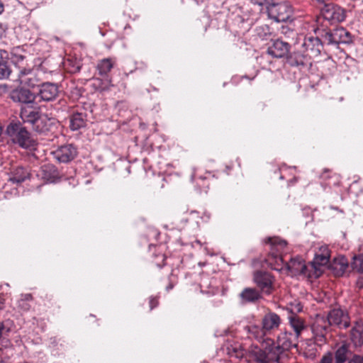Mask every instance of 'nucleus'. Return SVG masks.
Listing matches in <instances>:
<instances>
[{
  "label": "nucleus",
  "instance_id": "nucleus-27",
  "mask_svg": "<svg viewBox=\"0 0 363 363\" xmlns=\"http://www.w3.org/2000/svg\"><path fill=\"white\" fill-rule=\"evenodd\" d=\"M63 65L65 69L69 73H77L79 72L81 69L79 62L69 58L64 60Z\"/></svg>",
  "mask_w": 363,
  "mask_h": 363
},
{
  "label": "nucleus",
  "instance_id": "nucleus-33",
  "mask_svg": "<svg viewBox=\"0 0 363 363\" xmlns=\"http://www.w3.org/2000/svg\"><path fill=\"white\" fill-rule=\"evenodd\" d=\"M19 307H20L22 310H23V311H28V310L30 309V304L27 302V301H26V300H23V299H22V300H21V301H19Z\"/></svg>",
  "mask_w": 363,
  "mask_h": 363
},
{
  "label": "nucleus",
  "instance_id": "nucleus-11",
  "mask_svg": "<svg viewBox=\"0 0 363 363\" xmlns=\"http://www.w3.org/2000/svg\"><path fill=\"white\" fill-rule=\"evenodd\" d=\"M323 38L324 43L328 45L349 43L352 41L350 33L343 27L326 31L325 34L323 35Z\"/></svg>",
  "mask_w": 363,
  "mask_h": 363
},
{
  "label": "nucleus",
  "instance_id": "nucleus-4",
  "mask_svg": "<svg viewBox=\"0 0 363 363\" xmlns=\"http://www.w3.org/2000/svg\"><path fill=\"white\" fill-rule=\"evenodd\" d=\"M281 323L279 315L274 312L267 313L262 318L261 326L254 325L249 327L250 334L258 341L265 342L267 335L277 330Z\"/></svg>",
  "mask_w": 363,
  "mask_h": 363
},
{
  "label": "nucleus",
  "instance_id": "nucleus-43",
  "mask_svg": "<svg viewBox=\"0 0 363 363\" xmlns=\"http://www.w3.org/2000/svg\"><path fill=\"white\" fill-rule=\"evenodd\" d=\"M3 307H4V303L0 299V309L3 308Z\"/></svg>",
  "mask_w": 363,
  "mask_h": 363
},
{
  "label": "nucleus",
  "instance_id": "nucleus-14",
  "mask_svg": "<svg viewBox=\"0 0 363 363\" xmlns=\"http://www.w3.org/2000/svg\"><path fill=\"white\" fill-rule=\"evenodd\" d=\"M289 51V44L280 40H276L267 48V53L276 58L284 57Z\"/></svg>",
  "mask_w": 363,
  "mask_h": 363
},
{
  "label": "nucleus",
  "instance_id": "nucleus-44",
  "mask_svg": "<svg viewBox=\"0 0 363 363\" xmlns=\"http://www.w3.org/2000/svg\"><path fill=\"white\" fill-rule=\"evenodd\" d=\"M205 215H206V217H207V218H210V217H211L210 213H205Z\"/></svg>",
  "mask_w": 363,
  "mask_h": 363
},
{
  "label": "nucleus",
  "instance_id": "nucleus-28",
  "mask_svg": "<svg viewBox=\"0 0 363 363\" xmlns=\"http://www.w3.org/2000/svg\"><path fill=\"white\" fill-rule=\"evenodd\" d=\"M351 267L354 271L363 274V254H359L353 257Z\"/></svg>",
  "mask_w": 363,
  "mask_h": 363
},
{
  "label": "nucleus",
  "instance_id": "nucleus-17",
  "mask_svg": "<svg viewBox=\"0 0 363 363\" xmlns=\"http://www.w3.org/2000/svg\"><path fill=\"white\" fill-rule=\"evenodd\" d=\"M11 98L15 102L23 104L32 103L35 100V96L31 91L26 89H15L11 93Z\"/></svg>",
  "mask_w": 363,
  "mask_h": 363
},
{
  "label": "nucleus",
  "instance_id": "nucleus-12",
  "mask_svg": "<svg viewBox=\"0 0 363 363\" xmlns=\"http://www.w3.org/2000/svg\"><path fill=\"white\" fill-rule=\"evenodd\" d=\"M54 157L60 162L67 163L74 160L77 155V149L72 144L60 146L52 152Z\"/></svg>",
  "mask_w": 363,
  "mask_h": 363
},
{
  "label": "nucleus",
  "instance_id": "nucleus-8",
  "mask_svg": "<svg viewBox=\"0 0 363 363\" xmlns=\"http://www.w3.org/2000/svg\"><path fill=\"white\" fill-rule=\"evenodd\" d=\"M321 17L318 18L319 21L321 18L328 21L330 23L342 22L345 19V12L343 9L339 6L327 2L320 9Z\"/></svg>",
  "mask_w": 363,
  "mask_h": 363
},
{
  "label": "nucleus",
  "instance_id": "nucleus-31",
  "mask_svg": "<svg viewBox=\"0 0 363 363\" xmlns=\"http://www.w3.org/2000/svg\"><path fill=\"white\" fill-rule=\"evenodd\" d=\"M99 89L101 91L108 90L113 85L112 84L111 78L107 77L104 82H101V84L99 85Z\"/></svg>",
  "mask_w": 363,
  "mask_h": 363
},
{
  "label": "nucleus",
  "instance_id": "nucleus-22",
  "mask_svg": "<svg viewBox=\"0 0 363 363\" xmlns=\"http://www.w3.org/2000/svg\"><path fill=\"white\" fill-rule=\"evenodd\" d=\"M69 127L72 130H77L86 125V115L83 113H75L70 116Z\"/></svg>",
  "mask_w": 363,
  "mask_h": 363
},
{
  "label": "nucleus",
  "instance_id": "nucleus-15",
  "mask_svg": "<svg viewBox=\"0 0 363 363\" xmlns=\"http://www.w3.org/2000/svg\"><path fill=\"white\" fill-rule=\"evenodd\" d=\"M59 90L57 85L52 83H45L41 85L39 95L43 101H52L58 95Z\"/></svg>",
  "mask_w": 363,
  "mask_h": 363
},
{
  "label": "nucleus",
  "instance_id": "nucleus-46",
  "mask_svg": "<svg viewBox=\"0 0 363 363\" xmlns=\"http://www.w3.org/2000/svg\"><path fill=\"white\" fill-rule=\"evenodd\" d=\"M256 4H259V5H262V2H259V1H256Z\"/></svg>",
  "mask_w": 363,
  "mask_h": 363
},
{
  "label": "nucleus",
  "instance_id": "nucleus-40",
  "mask_svg": "<svg viewBox=\"0 0 363 363\" xmlns=\"http://www.w3.org/2000/svg\"><path fill=\"white\" fill-rule=\"evenodd\" d=\"M173 287H174L173 284H169L167 286L166 289H167V291H169V290H171Z\"/></svg>",
  "mask_w": 363,
  "mask_h": 363
},
{
  "label": "nucleus",
  "instance_id": "nucleus-42",
  "mask_svg": "<svg viewBox=\"0 0 363 363\" xmlns=\"http://www.w3.org/2000/svg\"><path fill=\"white\" fill-rule=\"evenodd\" d=\"M315 356V352H312V353L309 355V357H310L311 359H313Z\"/></svg>",
  "mask_w": 363,
  "mask_h": 363
},
{
  "label": "nucleus",
  "instance_id": "nucleus-34",
  "mask_svg": "<svg viewBox=\"0 0 363 363\" xmlns=\"http://www.w3.org/2000/svg\"><path fill=\"white\" fill-rule=\"evenodd\" d=\"M293 308H291V311L295 312H301L302 311V306L300 303H295L294 304L291 305Z\"/></svg>",
  "mask_w": 363,
  "mask_h": 363
},
{
  "label": "nucleus",
  "instance_id": "nucleus-24",
  "mask_svg": "<svg viewBox=\"0 0 363 363\" xmlns=\"http://www.w3.org/2000/svg\"><path fill=\"white\" fill-rule=\"evenodd\" d=\"M40 115V114L38 111L32 110L23 109L21 112V118L23 121L24 123L31 124L32 126L34 125Z\"/></svg>",
  "mask_w": 363,
  "mask_h": 363
},
{
  "label": "nucleus",
  "instance_id": "nucleus-6",
  "mask_svg": "<svg viewBox=\"0 0 363 363\" xmlns=\"http://www.w3.org/2000/svg\"><path fill=\"white\" fill-rule=\"evenodd\" d=\"M284 269L289 272L292 276L303 274L311 279L318 278L322 274V271L315 268V264H312L311 262L306 265L304 260L300 257L291 258L289 262H284L281 271Z\"/></svg>",
  "mask_w": 363,
  "mask_h": 363
},
{
  "label": "nucleus",
  "instance_id": "nucleus-3",
  "mask_svg": "<svg viewBox=\"0 0 363 363\" xmlns=\"http://www.w3.org/2000/svg\"><path fill=\"white\" fill-rule=\"evenodd\" d=\"M264 242L269 245V252L266 258L267 264L277 271H281L284 266L283 254L286 252L287 242L279 237H269Z\"/></svg>",
  "mask_w": 363,
  "mask_h": 363
},
{
  "label": "nucleus",
  "instance_id": "nucleus-35",
  "mask_svg": "<svg viewBox=\"0 0 363 363\" xmlns=\"http://www.w3.org/2000/svg\"><path fill=\"white\" fill-rule=\"evenodd\" d=\"M330 171L329 169H325L320 175V178L323 179H328L330 177Z\"/></svg>",
  "mask_w": 363,
  "mask_h": 363
},
{
  "label": "nucleus",
  "instance_id": "nucleus-20",
  "mask_svg": "<svg viewBox=\"0 0 363 363\" xmlns=\"http://www.w3.org/2000/svg\"><path fill=\"white\" fill-rule=\"evenodd\" d=\"M40 176L48 182L53 183L59 179V172L52 164H45L41 167Z\"/></svg>",
  "mask_w": 363,
  "mask_h": 363
},
{
  "label": "nucleus",
  "instance_id": "nucleus-19",
  "mask_svg": "<svg viewBox=\"0 0 363 363\" xmlns=\"http://www.w3.org/2000/svg\"><path fill=\"white\" fill-rule=\"evenodd\" d=\"M350 340L356 347L363 345V323L356 322L350 331Z\"/></svg>",
  "mask_w": 363,
  "mask_h": 363
},
{
  "label": "nucleus",
  "instance_id": "nucleus-23",
  "mask_svg": "<svg viewBox=\"0 0 363 363\" xmlns=\"http://www.w3.org/2000/svg\"><path fill=\"white\" fill-rule=\"evenodd\" d=\"M116 62L113 58H104L99 61L96 69L101 76H106L107 74L112 69Z\"/></svg>",
  "mask_w": 363,
  "mask_h": 363
},
{
  "label": "nucleus",
  "instance_id": "nucleus-45",
  "mask_svg": "<svg viewBox=\"0 0 363 363\" xmlns=\"http://www.w3.org/2000/svg\"><path fill=\"white\" fill-rule=\"evenodd\" d=\"M162 262H164L165 258H164V255H162Z\"/></svg>",
  "mask_w": 363,
  "mask_h": 363
},
{
  "label": "nucleus",
  "instance_id": "nucleus-29",
  "mask_svg": "<svg viewBox=\"0 0 363 363\" xmlns=\"http://www.w3.org/2000/svg\"><path fill=\"white\" fill-rule=\"evenodd\" d=\"M31 74L30 69H23L20 72L19 81L21 84L27 85L28 86H34L35 84L31 77H26L27 75Z\"/></svg>",
  "mask_w": 363,
  "mask_h": 363
},
{
  "label": "nucleus",
  "instance_id": "nucleus-21",
  "mask_svg": "<svg viewBox=\"0 0 363 363\" xmlns=\"http://www.w3.org/2000/svg\"><path fill=\"white\" fill-rule=\"evenodd\" d=\"M29 171L22 167L15 168L11 172L9 177V181L13 183L20 184L29 179Z\"/></svg>",
  "mask_w": 363,
  "mask_h": 363
},
{
  "label": "nucleus",
  "instance_id": "nucleus-16",
  "mask_svg": "<svg viewBox=\"0 0 363 363\" xmlns=\"http://www.w3.org/2000/svg\"><path fill=\"white\" fill-rule=\"evenodd\" d=\"M242 303H255L262 298V293L255 288L246 287L240 294Z\"/></svg>",
  "mask_w": 363,
  "mask_h": 363
},
{
  "label": "nucleus",
  "instance_id": "nucleus-9",
  "mask_svg": "<svg viewBox=\"0 0 363 363\" xmlns=\"http://www.w3.org/2000/svg\"><path fill=\"white\" fill-rule=\"evenodd\" d=\"M269 16L277 22H285L292 14V8L288 2L273 4L268 6Z\"/></svg>",
  "mask_w": 363,
  "mask_h": 363
},
{
  "label": "nucleus",
  "instance_id": "nucleus-36",
  "mask_svg": "<svg viewBox=\"0 0 363 363\" xmlns=\"http://www.w3.org/2000/svg\"><path fill=\"white\" fill-rule=\"evenodd\" d=\"M8 332V330H6V327L3 322H0V339L3 337V335Z\"/></svg>",
  "mask_w": 363,
  "mask_h": 363
},
{
  "label": "nucleus",
  "instance_id": "nucleus-48",
  "mask_svg": "<svg viewBox=\"0 0 363 363\" xmlns=\"http://www.w3.org/2000/svg\"><path fill=\"white\" fill-rule=\"evenodd\" d=\"M164 264V263H163L162 264H158V266H159V267H162V266H163Z\"/></svg>",
  "mask_w": 363,
  "mask_h": 363
},
{
  "label": "nucleus",
  "instance_id": "nucleus-25",
  "mask_svg": "<svg viewBox=\"0 0 363 363\" xmlns=\"http://www.w3.org/2000/svg\"><path fill=\"white\" fill-rule=\"evenodd\" d=\"M49 120L44 116L40 115L33 125V129L38 133H44L49 130Z\"/></svg>",
  "mask_w": 363,
  "mask_h": 363
},
{
  "label": "nucleus",
  "instance_id": "nucleus-37",
  "mask_svg": "<svg viewBox=\"0 0 363 363\" xmlns=\"http://www.w3.org/2000/svg\"><path fill=\"white\" fill-rule=\"evenodd\" d=\"M357 283L359 288H363V277H359Z\"/></svg>",
  "mask_w": 363,
  "mask_h": 363
},
{
  "label": "nucleus",
  "instance_id": "nucleus-32",
  "mask_svg": "<svg viewBox=\"0 0 363 363\" xmlns=\"http://www.w3.org/2000/svg\"><path fill=\"white\" fill-rule=\"evenodd\" d=\"M149 304H150V310H152L155 308H156L158 306V304H159V299H158V298L157 297L151 296L150 298Z\"/></svg>",
  "mask_w": 363,
  "mask_h": 363
},
{
  "label": "nucleus",
  "instance_id": "nucleus-30",
  "mask_svg": "<svg viewBox=\"0 0 363 363\" xmlns=\"http://www.w3.org/2000/svg\"><path fill=\"white\" fill-rule=\"evenodd\" d=\"M11 74V69L9 67L7 62L4 60L1 57L0 58V79H4Z\"/></svg>",
  "mask_w": 363,
  "mask_h": 363
},
{
  "label": "nucleus",
  "instance_id": "nucleus-39",
  "mask_svg": "<svg viewBox=\"0 0 363 363\" xmlns=\"http://www.w3.org/2000/svg\"><path fill=\"white\" fill-rule=\"evenodd\" d=\"M318 3L320 4H326L328 1H329V0H316Z\"/></svg>",
  "mask_w": 363,
  "mask_h": 363
},
{
  "label": "nucleus",
  "instance_id": "nucleus-38",
  "mask_svg": "<svg viewBox=\"0 0 363 363\" xmlns=\"http://www.w3.org/2000/svg\"><path fill=\"white\" fill-rule=\"evenodd\" d=\"M4 6L1 1L0 0V14L4 11Z\"/></svg>",
  "mask_w": 363,
  "mask_h": 363
},
{
  "label": "nucleus",
  "instance_id": "nucleus-26",
  "mask_svg": "<svg viewBox=\"0 0 363 363\" xmlns=\"http://www.w3.org/2000/svg\"><path fill=\"white\" fill-rule=\"evenodd\" d=\"M289 323L291 328L294 329V334L297 335L298 337L301 331L305 328L303 320L296 315H292L289 318Z\"/></svg>",
  "mask_w": 363,
  "mask_h": 363
},
{
  "label": "nucleus",
  "instance_id": "nucleus-2",
  "mask_svg": "<svg viewBox=\"0 0 363 363\" xmlns=\"http://www.w3.org/2000/svg\"><path fill=\"white\" fill-rule=\"evenodd\" d=\"M336 325L340 328H347L350 325V318L341 309H333L328 315L317 314L311 324V331L314 342L322 345L327 342V335L330 326Z\"/></svg>",
  "mask_w": 363,
  "mask_h": 363
},
{
  "label": "nucleus",
  "instance_id": "nucleus-13",
  "mask_svg": "<svg viewBox=\"0 0 363 363\" xmlns=\"http://www.w3.org/2000/svg\"><path fill=\"white\" fill-rule=\"evenodd\" d=\"M302 48L306 56L314 57L320 54L323 44L318 38L308 36L304 38Z\"/></svg>",
  "mask_w": 363,
  "mask_h": 363
},
{
  "label": "nucleus",
  "instance_id": "nucleus-50",
  "mask_svg": "<svg viewBox=\"0 0 363 363\" xmlns=\"http://www.w3.org/2000/svg\"><path fill=\"white\" fill-rule=\"evenodd\" d=\"M199 179H200L201 182H204V181H203V179L200 178Z\"/></svg>",
  "mask_w": 363,
  "mask_h": 363
},
{
  "label": "nucleus",
  "instance_id": "nucleus-18",
  "mask_svg": "<svg viewBox=\"0 0 363 363\" xmlns=\"http://www.w3.org/2000/svg\"><path fill=\"white\" fill-rule=\"evenodd\" d=\"M330 253L328 247L325 245L321 246L319 251L315 254L314 260L311 262L315 264V268L322 271V266L325 265L329 262Z\"/></svg>",
  "mask_w": 363,
  "mask_h": 363
},
{
  "label": "nucleus",
  "instance_id": "nucleus-7",
  "mask_svg": "<svg viewBox=\"0 0 363 363\" xmlns=\"http://www.w3.org/2000/svg\"><path fill=\"white\" fill-rule=\"evenodd\" d=\"M6 133L13 143L23 148H28L33 145V141L30 133L20 123H11L6 128Z\"/></svg>",
  "mask_w": 363,
  "mask_h": 363
},
{
  "label": "nucleus",
  "instance_id": "nucleus-49",
  "mask_svg": "<svg viewBox=\"0 0 363 363\" xmlns=\"http://www.w3.org/2000/svg\"><path fill=\"white\" fill-rule=\"evenodd\" d=\"M1 52H2V50H0V56H1Z\"/></svg>",
  "mask_w": 363,
  "mask_h": 363
},
{
  "label": "nucleus",
  "instance_id": "nucleus-5",
  "mask_svg": "<svg viewBox=\"0 0 363 363\" xmlns=\"http://www.w3.org/2000/svg\"><path fill=\"white\" fill-rule=\"evenodd\" d=\"M333 359L335 363H361L358 362L359 355L351 351L350 344L347 342L337 343L333 352H328L323 356L320 363H332Z\"/></svg>",
  "mask_w": 363,
  "mask_h": 363
},
{
  "label": "nucleus",
  "instance_id": "nucleus-10",
  "mask_svg": "<svg viewBox=\"0 0 363 363\" xmlns=\"http://www.w3.org/2000/svg\"><path fill=\"white\" fill-rule=\"evenodd\" d=\"M253 281L261 293L271 294L274 289V277L267 272L257 271L254 273Z\"/></svg>",
  "mask_w": 363,
  "mask_h": 363
},
{
  "label": "nucleus",
  "instance_id": "nucleus-1",
  "mask_svg": "<svg viewBox=\"0 0 363 363\" xmlns=\"http://www.w3.org/2000/svg\"><path fill=\"white\" fill-rule=\"evenodd\" d=\"M297 335L283 331L277 337V345L270 338H266L261 347L252 345L247 351H245L238 342L227 347V354L230 357L242 359L245 358L248 363L279 362L288 360L289 350L297 345Z\"/></svg>",
  "mask_w": 363,
  "mask_h": 363
},
{
  "label": "nucleus",
  "instance_id": "nucleus-47",
  "mask_svg": "<svg viewBox=\"0 0 363 363\" xmlns=\"http://www.w3.org/2000/svg\"><path fill=\"white\" fill-rule=\"evenodd\" d=\"M1 133H2V128H1V127L0 126V135H1Z\"/></svg>",
  "mask_w": 363,
  "mask_h": 363
},
{
  "label": "nucleus",
  "instance_id": "nucleus-41",
  "mask_svg": "<svg viewBox=\"0 0 363 363\" xmlns=\"http://www.w3.org/2000/svg\"><path fill=\"white\" fill-rule=\"evenodd\" d=\"M359 360L358 362L363 363V355L362 356L359 355Z\"/></svg>",
  "mask_w": 363,
  "mask_h": 363
}]
</instances>
